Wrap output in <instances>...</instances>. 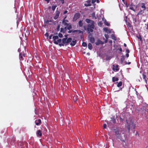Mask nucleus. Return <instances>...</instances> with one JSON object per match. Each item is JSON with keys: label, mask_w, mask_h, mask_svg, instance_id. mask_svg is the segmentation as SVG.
I'll use <instances>...</instances> for the list:
<instances>
[{"label": "nucleus", "mask_w": 148, "mask_h": 148, "mask_svg": "<svg viewBox=\"0 0 148 148\" xmlns=\"http://www.w3.org/2000/svg\"><path fill=\"white\" fill-rule=\"evenodd\" d=\"M86 21L88 23H90L87 25V30L88 33L92 32H93V29L95 27V22L92 20L86 18Z\"/></svg>", "instance_id": "obj_1"}, {"label": "nucleus", "mask_w": 148, "mask_h": 148, "mask_svg": "<svg viewBox=\"0 0 148 148\" xmlns=\"http://www.w3.org/2000/svg\"><path fill=\"white\" fill-rule=\"evenodd\" d=\"M53 40L54 41V43L56 45H58L59 44V45L60 47L62 46H64V45L63 43H61L62 42V40L61 39H58V36H53L52 38Z\"/></svg>", "instance_id": "obj_2"}, {"label": "nucleus", "mask_w": 148, "mask_h": 148, "mask_svg": "<svg viewBox=\"0 0 148 148\" xmlns=\"http://www.w3.org/2000/svg\"><path fill=\"white\" fill-rule=\"evenodd\" d=\"M72 39L71 38H69L68 39L66 38H63L62 40V43L65 45H66L67 44L71 41Z\"/></svg>", "instance_id": "obj_3"}, {"label": "nucleus", "mask_w": 148, "mask_h": 148, "mask_svg": "<svg viewBox=\"0 0 148 148\" xmlns=\"http://www.w3.org/2000/svg\"><path fill=\"white\" fill-rule=\"evenodd\" d=\"M135 124L132 122H131L129 124H127V128L129 132L130 128L134 129L135 128Z\"/></svg>", "instance_id": "obj_4"}, {"label": "nucleus", "mask_w": 148, "mask_h": 148, "mask_svg": "<svg viewBox=\"0 0 148 148\" xmlns=\"http://www.w3.org/2000/svg\"><path fill=\"white\" fill-rule=\"evenodd\" d=\"M141 7L143 9L140 10V11L138 13L137 15L141 14L144 13V11L146 9V7L145 6V4L144 3H142Z\"/></svg>", "instance_id": "obj_5"}, {"label": "nucleus", "mask_w": 148, "mask_h": 148, "mask_svg": "<svg viewBox=\"0 0 148 148\" xmlns=\"http://www.w3.org/2000/svg\"><path fill=\"white\" fill-rule=\"evenodd\" d=\"M80 16V14L79 13H76L74 15L73 21V22L76 21Z\"/></svg>", "instance_id": "obj_6"}, {"label": "nucleus", "mask_w": 148, "mask_h": 148, "mask_svg": "<svg viewBox=\"0 0 148 148\" xmlns=\"http://www.w3.org/2000/svg\"><path fill=\"white\" fill-rule=\"evenodd\" d=\"M113 132L115 133L117 138H119L121 134L119 133V130L117 128L114 129L113 130Z\"/></svg>", "instance_id": "obj_7"}, {"label": "nucleus", "mask_w": 148, "mask_h": 148, "mask_svg": "<svg viewBox=\"0 0 148 148\" xmlns=\"http://www.w3.org/2000/svg\"><path fill=\"white\" fill-rule=\"evenodd\" d=\"M71 32H73V33H82V34H83L82 32L80 30H70L68 32V33H70Z\"/></svg>", "instance_id": "obj_8"}, {"label": "nucleus", "mask_w": 148, "mask_h": 148, "mask_svg": "<svg viewBox=\"0 0 148 148\" xmlns=\"http://www.w3.org/2000/svg\"><path fill=\"white\" fill-rule=\"evenodd\" d=\"M60 12V11L57 10L55 12L56 14L53 17L55 20H56L59 17Z\"/></svg>", "instance_id": "obj_9"}, {"label": "nucleus", "mask_w": 148, "mask_h": 148, "mask_svg": "<svg viewBox=\"0 0 148 148\" xmlns=\"http://www.w3.org/2000/svg\"><path fill=\"white\" fill-rule=\"evenodd\" d=\"M35 123L37 125H40L41 123V121L40 119H38L35 121Z\"/></svg>", "instance_id": "obj_10"}, {"label": "nucleus", "mask_w": 148, "mask_h": 148, "mask_svg": "<svg viewBox=\"0 0 148 148\" xmlns=\"http://www.w3.org/2000/svg\"><path fill=\"white\" fill-rule=\"evenodd\" d=\"M113 70L114 71H117L119 70V69L118 68L119 66L118 65H116L115 66L113 64Z\"/></svg>", "instance_id": "obj_11"}, {"label": "nucleus", "mask_w": 148, "mask_h": 148, "mask_svg": "<svg viewBox=\"0 0 148 148\" xmlns=\"http://www.w3.org/2000/svg\"><path fill=\"white\" fill-rule=\"evenodd\" d=\"M134 6L135 5L132 3L129 6V9L131 10H132L134 12H135L136 10L134 7Z\"/></svg>", "instance_id": "obj_12"}, {"label": "nucleus", "mask_w": 148, "mask_h": 148, "mask_svg": "<svg viewBox=\"0 0 148 148\" xmlns=\"http://www.w3.org/2000/svg\"><path fill=\"white\" fill-rule=\"evenodd\" d=\"M36 134L38 136L40 137L42 136V134L40 130H38L36 132Z\"/></svg>", "instance_id": "obj_13"}, {"label": "nucleus", "mask_w": 148, "mask_h": 148, "mask_svg": "<svg viewBox=\"0 0 148 148\" xmlns=\"http://www.w3.org/2000/svg\"><path fill=\"white\" fill-rule=\"evenodd\" d=\"M97 45H98L100 44H103V42L100 40H98L95 43Z\"/></svg>", "instance_id": "obj_14"}, {"label": "nucleus", "mask_w": 148, "mask_h": 148, "mask_svg": "<svg viewBox=\"0 0 148 148\" xmlns=\"http://www.w3.org/2000/svg\"><path fill=\"white\" fill-rule=\"evenodd\" d=\"M89 40L91 43H94L95 41L94 38L92 36H91L89 37Z\"/></svg>", "instance_id": "obj_15"}, {"label": "nucleus", "mask_w": 148, "mask_h": 148, "mask_svg": "<svg viewBox=\"0 0 148 148\" xmlns=\"http://www.w3.org/2000/svg\"><path fill=\"white\" fill-rule=\"evenodd\" d=\"M25 55L24 53H19V58L21 60H23V57H25Z\"/></svg>", "instance_id": "obj_16"}, {"label": "nucleus", "mask_w": 148, "mask_h": 148, "mask_svg": "<svg viewBox=\"0 0 148 148\" xmlns=\"http://www.w3.org/2000/svg\"><path fill=\"white\" fill-rule=\"evenodd\" d=\"M103 30L105 31V32L108 33H111V31L110 30L108 29V28L107 27H105L103 29Z\"/></svg>", "instance_id": "obj_17"}, {"label": "nucleus", "mask_w": 148, "mask_h": 148, "mask_svg": "<svg viewBox=\"0 0 148 148\" xmlns=\"http://www.w3.org/2000/svg\"><path fill=\"white\" fill-rule=\"evenodd\" d=\"M125 59V58L124 56H122L120 59L121 62V63H122L123 62V61Z\"/></svg>", "instance_id": "obj_18"}, {"label": "nucleus", "mask_w": 148, "mask_h": 148, "mask_svg": "<svg viewBox=\"0 0 148 148\" xmlns=\"http://www.w3.org/2000/svg\"><path fill=\"white\" fill-rule=\"evenodd\" d=\"M76 40H73L72 42L70 43V45L71 46H74L75 44H76Z\"/></svg>", "instance_id": "obj_19"}, {"label": "nucleus", "mask_w": 148, "mask_h": 148, "mask_svg": "<svg viewBox=\"0 0 148 148\" xmlns=\"http://www.w3.org/2000/svg\"><path fill=\"white\" fill-rule=\"evenodd\" d=\"M88 48L90 50H91L92 49V44L90 43H89L88 45Z\"/></svg>", "instance_id": "obj_20"}, {"label": "nucleus", "mask_w": 148, "mask_h": 148, "mask_svg": "<svg viewBox=\"0 0 148 148\" xmlns=\"http://www.w3.org/2000/svg\"><path fill=\"white\" fill-rule=\"evenodd\" d=\"M119 80V78L117 77L116 78L115 77H113L112 78V81L113 82H114L115 81H118Z\"/></svg>", "instance_id": "obj_21"}, {"label": "nucleus", "mask_w": 148, "mask_h": 148, "mask_svg": "<svg viewBox=\"0 0 148 148\" xmlns=\"http://www.w3.org/2000/svg\"><path fill=\"white\" fill-rule=\"evenodd\" d=\"M79 25L80 27H82L83 25V23L82 22V21L80 20L78 22Z\"/></svg>", "instance_id": "obj_22"}, {"label": "nucleus", "mask_w": 148, "mask_h": 148, "mask_svg": "<svg viewBox=\"0 0 148 148\" xmlns=\"http://www.w3.org/2000/svg\"><path fill=\"white\" fill-rule=\"evenodd\" d=\"M67 29L70 30L72 28V25L71 23L69 24V25L67 26Z\"/></svg>", "instance_id": "obj_23"}, {"label": "nucleus", "mask_w": 148, "mask_h": 148, "mask_svg": "<svg viewBox=\"0 0 148 148\" xmlns=\"http://www.w3.org/2000/svg\"><path fill=\"white\" fill-rule=\"evenodd\" d=\"M111 121H112L114 123H115L116 122V120L114 117H112L111 118Z\"/></svg>", "instance_id": "obj_24"}, {"label": "nucleus", "mask_w": 148, "mask_h": 148, "mask_svg": "<svg viewBox=\"0 0 148 148\" xmlns=\"http://www.w3.org/2000/svg\"><path fill=\"white\" fill-rule=\"evenodd\" d=\"M87 3H88V4L86 5L87 6H90L91 5L90 4V0H88L87 1Z\"/></svg>", "instance_id": "obj_25"}, {"label": "nucleus", "mask_w": 148, "mask_h": 148, "mask_svg": "<svg viewBox=\"0 0 148 148\" xmlns=\"http://www.w3.org/2000/svg\"><path fill=\"white\" fill-rule=\"evenodd\" d=\"M77 97H78L77 96H74L73 97V100L75 102L76 101H77Z\"/></svg>", "instance_id": "obj_26"}, {"label": "nucleus", "mask_w": 148, "mask_h": 148, "mask_svg": "<svg viewBox=\"0 0 148 148\" xmlns=\"http://www.w3.org/2000/svg\"><path fill=\"white\" fill-rule=\"evenodd\" d=\"M111 36L112 38L114 40H116V38L114 34H112Z\"/></svg>", "instance_id": "obj_27"}, {"label": "nucleus", "mask_w": 148, "mask_h": 148, "mask_svg": "<svg viewBox=\"0 0 148 148\" xmlns=\"http://www.w3.org/2000/svg\"><path fill=\"white\" fill-rule=\"evenodd\" d=\"M122 85V82L121 81L120 82L117 84V86L118 87H119L121 86Z\"/></svg>", "instance_id": "obj_28"}, {"label": "nucleus", "mask_w": 148, "mask_h": 148, "mask_svg": "<svg viewBox=\"0 0 148 148\" xmlns=\"http://www.w3.org/2000/svg\"><path fill=\"white\" fill-rule=\"evenodd\" d=\"M60 32H62V33H65L66 32L64 29V28H61Z\"/></svg>", "instance_id": "obj_29"}, {"label": "nucleus", "mask_w": 148, "mask_h": 148, "mask_svg": "<svg viewBox=\"0 0 148 148\" xmlns=\"http://www.w3.org/2000/svg\"><path fill=\"white\" fill-rule=\"evenodd\" d=\"M82 45L84 47H86L87 44V43L85 42H83L82 43Z\"/></svg>", "instance_id": "obj_30"}, {"label": "nucleus", "mask_w": 148, "mask_h": 148, "mask_svg": "<svg viewBox=\"0 0 148 148\" xmlns=\"http://www.w3.org/2000/svg\"><path fill=\"white\" fill-rule=\"evenodd\" d=\"M92 17L93 18H95V19H96V18L95 17V13H93L92 14Z\"/></svg>", "instance_id": "obj_31"}, {"label": "nucleus", "mask_w": 148, "mask_h": 148, "mask_svg": "<svg viewBox=\"0 0 148 148\" xmlns=\"http://www.w3.org/2000/svg\"><path fill=\"white\" fill-rule=\"evenodd\" d=\"M138 38L140 39V40L141 41H142V38L141 36L140 35H139V36H137Z\"/></svg>", "instance_id": "obj_32"}, {"label": "nucleus", "mask_w": 148, "mask_h": 148, "mask_svg": "<svg viewBox=\"0 0 148 148\" xmlns=\"http://www.w3.org/2000/svg\"><path fill=\"white\" fill-rule=\"evenodd\" d=\"M58 37H59L60 38H62L63 37V35L62 34H61L60 33H59L58 34Z\"/></svg>", "instance_id": "obj_33"}, {"label": "nucleus", "mask_w": 148, "mask_h": 148, "mask_svg": "<svg viewBox=\"0 0 148 148\" xmlns=\"http://www.w3.org/2000/svg\"><path fill=\"white\" fill-rule=\"evenodd\" d=\"M56 7H57V5H55V6H52V10L53 11H54L55 10Z\"/></svg>", "instance_id": "obj_34"}, {"label": "nucleus", "mask_w": 148, "mask_h": 148, "mask_svg": "<svg viewBox=\"0 0 148 148\" xmlns=\"http://www.w3.org/2000/svg\"><path fill=\"white\" fill-rule=\"evenodd\" d=\"M52 22V21H51V20H47L45 22V23H46V24H49V22Z\"/></svg>", "instance_id": "obj_35"}, {"label": "nucleus", "mask_w": 148, "mask_h": 148, "mask_svg": "<svg viewBox=\"0 0 148 148\" xmlns=\"http://www.w3.org/2000/svg\"><path fill=\"white\" fill-rule=\"evenodd\" d=\"M104 23L105 24V25H106L108 26L109 25H110V24L109 23H108L106 20L104 22Z\"/></svg>", "instance_id": "obj_36"}, {"label": "nucleus", "mask_w": 148, "mask_h": 148, "mask_svg": "<svg viewBox=\"0 0 148 148\" xmlns=\"http://www.w3.org/2000/svg\"><path fill=\"white\" fill-rule=\"evenodd\" d=\"M60 25H58L57 28V31H59L60 30Z\"/></svg>", "instance_id": "obj_37"}, {"label": "nucleus", "mask_w": 148, "mask_h": 148, "mask_svg": "<svg viewBox=\"0 0 148 148\" xmlns=\"http://www.w3.org/2000/svg\"><path fill=\"white\" fill-rule=\"evenodd\" d=\"M62 24L65 26H68L69 25V23H68L66 22H64V23H62Z\"/></svg>", "instance_id": "obj_38"}, {"label": "nucleus", "mask_w": 148, "mask_h": 148, "mask_svg": "<svg viewBox=\"0 0 148 148\" xmlns=\"http://www.w3.org/2000/svg\"><path fill=\"white\" fill-rule=\"evenodd\" d=\"M59 2L60 3H61L62 4H63L64 3V0H59Z\"/></svg>", "instance_id": "obj_39"}, {"label": "nucleus", "mask_w": 148, "mask_h": 148, "mask_svg": "<svg viewBox=\"0 0 148 148\" xmlns=\"http://www.w3.org/2000/svg\"><path fill=\"white\" fill-rule=\"evenodd\" d=\"M106 39H108L109 38V36L108 34H105L104 35Z\"/></svg>", "instance_id": "obj_40"}, {"label": "nucleus", "mask_w": 148, "mask_h": 148, "mask_svg": "<svg viewBox=\"0 0 148 148\" xmlns=\"http://www.w3.org/2000/svg\"><path fill=\"white\" fill-rule=\"evenodd\" d=\"M45 36L47 37V38H48L49 36V34L47 32L45 34Z\"/></svg>", "instance_id": "obj_41"}, {"label": "nucleus", "mask_w": 148, "mask_h": 148, "mask_svg": "<svg viewBox=\"0 0 148 148\" xmlns=\"http://www.w3.org/2000/svg\"><path fill=\"white\" fill-rule=\"evenodd\" d=\"M146 78V76L145 75H143V78L144 79H145L146 81H147Z\"/></svg>", "instance_id": "obj_42"}, {"label": "nucleus", "mask_w": 148, "mask_h": 148, "mask_svg": "<svg viewBox=\"0 0 148 148\" xmlns=\"http://www.w3.org/2000/svg\"><path fill=\"white\" fill-rule=\"evenodd\" d=\"M126 52L127 53H129L130 52V50L128 49H126Z\"/></svg>", "instance_id": "obj_43"}, {"label": "nucleus", "mask_w": 148, "mask_h": 148, "mask_svg": "<svg viewBox=\"0 0 148 148\" xmlns=\"http://www.w3.org/2000/svg\"><path fill=\"white\" fill-rule=\"evenodd\" d=\"M106 124H104L103 125V128L104 129H105L106 127Z\"/></svg>", "instance_id": "obj_44"}, {"label": "nucleus", "mask_w": 148, "mask_h": 148, "mask_svg": "<svg viewBox=\"0 0 148 148\" xmlns=\"http://www.w3.org/2000/svg\"><path fill=\"white\" fill-rule=\"evenodd\" d=\"M131 64V62H125V64Z\"/></svg>", "instance_id": "obj_45"}, {"label": "nucleus", "mask_w": 148, "mask_h": 148, "mask_svg": "<svg viewBox=\"0 0 148 148\" xmlns=\"http://www.w3.org/2000/svg\"><path fill=\"white\" fill-rule=\"evenodd\" d=\"M96 1V0H91V3H95Z\"/></svg>", "instance_id": "obj_46"}, {"label": "nucleus", "mask_w": 148, "mask_h": 148, "mask_svg": "<svg viewBox=\"0 0 148 148\" xmlns=\"http://www.w3.org/2000/svg\"><path fill=\"white\" fill-rule=\"evenodd\" d=\"M109 42L111 44V45H112V40H110L109 41Z\"/></svg>", "instance_id": "obj_47"}, {"label": "nucleus", "mask_w": 148, "mask_h": 148, "mask_svg": "<svg viewBox=\"0 0 148 148\" xmlns=\"http://www.w3.org/2000/svg\"><path fill=\"white\" fill-rule=\"evenodd\" d=\"M118 49H119L121 52L122 51V49L121 48Z\"/></svg>", "instance_id": "obj_48"}, {"label": "nucleus", "mask_w": 148, "mask_h": 148, "mask_svg": "<svg viewBox=\"0 0 148 148\" xmlns=\"http://www.w3.org/2000/svg\"><path fill=\"white\" fill-rule=\"evenodd\" d=\"M126 56L127 58H128L129 56V53H126Z\"/></svg>", "instance_id": "obj_49"}, {"label": "nucleus", "mask_w": 148, "mask_h": 148, "mask_svg": "<svg viewBox=\"0 0 148 148\" xmlns=\"http://www.w3.org/2000/svg\"><path fill=\"white\" fill-rule=\"evenodd\" d=\"M64 30L66 32V30L67 29V27H65L64 28Z\"/></svg>", "instance_id": "obj_50"}, {"label": "nucleus", "mask_w": 148, "mask_h": 148, "mask_svg": "<svg viewBox=\"0 0 148 148\" xmlns=\"http://www.w3.org/2000/svg\"><path fill=\"white\" fill-rule=\"evenodd\" d=\"M68 12V11L67 10H65L64 12V14H65L66 13H67Z\"/></svg>", "instance_id": "obj_51"}, {"label": "nucleus", "mask_w": 148, "mask_h": 148, "mask_svg": "<svg viewBox=\"0 0 148 148\" xmlns=\"http://www.w3.org/2000/svg\"><path fill=\"white\" fill-rule=\"evenodd\" d=\"M52 36V34H51V35L49 36V39H51Z\"/></svg>", "instance_id": "obj_52"}, {"label": "nucleus", "mask_w": 148, "mask_h": 148, "mask_svg": "<svg viewBox=\"0 0 148 148\" xmlns=\"http://www.w3.org/2000/svg\"><path fill=\"white\" fill-rule=\"evenodd\" d=\"M45 1L47 2V3H49V2L50 0H45Z\"/></svg>", "instance_id": "obj_53"}, {"label": "nucleus", "mask_w": 148, "mask_h": 148, "mask_svg": "<svg viewBox=\"0 0 148 148\" xmlns=\"http://www.w3.org/2000/svg\"><path fill=\"white\" fill-rule=\"evenodd\" d=\"M65 20H66V19H64L62 21V23H64V22H65Z\"/></svg>", "instance_id": "obj_54"}, {"label": "nucleus", "mask_w": 148, "mask_h": 148, "mask_svg": "<svg viewBox=\"0 0 148 148\" xmlns=\"http://www.w3.org/2000/svg\"><path fill=\"white\" fill-rule=\"evenodd\" d=\"M108 42V39H106L105 41V43H106Z\"/></svg>", "instance_id": "obj_55"}, {"label": "nucleus", "mask_w": 148, "mask_h": 148, "mask_svg": "<svg viewBox=\"0 0 148 148\" xmlns=\"http://www.w3.org/2000/svg\"><path fill=\"white\" fill-rule=\"evenodd\" d=\"M123 45L124 47H126L127 46L126 44L125 43H124Z\"/></svg>", "instance_id": "obj_56"}, {"label": "nucleus", "mask_w": 148, "mask_h": 148, "mask_svg": "<svg viewBox=\"0 0 148 148\" xmlns=\"http://www.w3.org/2000/svg\"><path fill=\"white\" fill-rule=\"evenodd\" d=\"M69 22V21H68V20L66 19V20H65V22H66V23H67V22H68H68Z\"/></svg>", "instance_id": "obj_57"}, {"label": "nucleus", "mask_w": 148, "mask_h": 148, "mask_svg": "<svg viewBox=\"0 0 148 148\" xmlns=\"http://www.w3.org/2000/svg\"><path fill=\"white\" fill-rule=\"evenodd\" d=\"M96 2L97 3H99V0H96Z\"/></svg>", "instance_id": "obj_58"}, {"label": "nucleus", "mask_w": 148, "mask_h": 148, "mask_svg": "<svg viewBox=\"0 0 148 148\" xmlns=\"http://www.w3.org/2000/svg\"><path fill=\"white\" fill-rule=\"evenodd\" d=\"M136 135H138V136H139V134L137 132H136Z\"/></svg>", "instance_id": "obj_59"}, {"label": "nucleus", "mask_w": 148, "mask_h": 148, "mask_svg": "<svg viewBox=\"0 0 148 148\" xmlns=\"http://www.w3.org/2000/svg\"><path fill=\"white\" fill-rule=\"evenodd\" d=\"M147 29L148 30V22L147 25Z\"/></svg>", "instance_id": "obj_60"}, {"label": "nucleus", "mask_w": 148, "mask_h": 148, "mask_svg": "<svg viewBox=\"0 0 148 148\" xmlns=\"http://www.w3.org/2000/svg\"><path fill=\"white\" fill-rule=\"evenodd\" d=\"M146 111H147V114H148V108L147 109Z\"/></svg>", "instance_id": "obj_61"}, {"label": "nucleus", "mask_w": 148, "mask_h": 148, "mask_svg": "<svg viewBox=\"0 0 148 148\" xmlns=\"http://www.w3.org/2000/svg\"><path fill=\"white\" fill-rule=\"evenodd\" d=\"M87 54L88 55H90V53H87Z\"/></svg>", "instance_id": "obj_62"}, {"label": "nucleus", "mask_w": 148, "mask_h": 148, "mask_svg": "<svg viewBox=\"0 0 148 148\" xmlns=\"http://www.w3.org/2000/svg\"><path fill=\"white\" fill-rule=\"evenodd\" d=\"M64 36H65V37H66H66H67V35H65Z\"/></svg>", "instance_id": "obj_63"}, {"label": "nucleus", "mask_w": 148, "mask_h": 148, "mask_svg": "<svg viewBox=\"0 0 148 148\" xmlns=\"http://www.w3.org/2000/svg\"><path fill=\"white\" fill-rule=\"evenodd\" d=\"M120 118V119L121 120H123V119L122 118Z\"/></svg>", "instance_id": "obj_64"}]
</instances>
